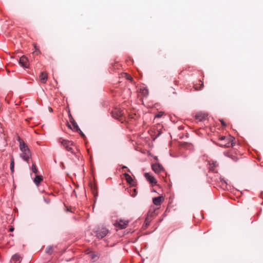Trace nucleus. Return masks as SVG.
<instances>
[{"mask_svg": "<svg viewBox=\"0 0 263 263\" xmlns=\"http://www.w3.org/2000/svg\"><path fill=\"white\" fill-rule=\"evenodd\" d=\"M122 78H125L126 79L130 80L131 82L133 81V78L130 75L126 72H123L121 74Z\"/></svg>", "mask_w": 263, "mask_h": 263, "instance_id": "4468645a", "label": "nucleus"}, {"mask_svg": "<svg viewBox=\"0 0 263 263\" xmlns=\"http://www.w3.org/2000/svg\"><path fill=\"white\" fill-rule=\"evenodd\" d=\"M224 155H225L226 156H227V157H230V154H229V152H227V153L224 152Z\"/></svg>", "mask_w": 263, "mask_h": 263, "instance_id": "bb28decb", "label": "nucleus"}, {"mask_svg": "<svg viewBox=\"0 0 263 263\" xmlns=\"http://www.w3.org/2000/svg\"><path fill=\"white\" fill-rule=\"evenodd\" d=\"M154 204L156 205H160L162 202V197H155L153 199Z\"/></svg>", "mask_w": 263, "mask_h": 263, "instance_id": "f8f14e48", "label": "nucleus"}, {"mask_svg": "<svg viewBox=\"0 0 263 263\" xmlns=\"http://www.w3.org/2000/svg\"><path fill=\"white\" fill-rule=\"evenodd\" d=\"M221 183L223 186H225L226 187L227 186V183L225 180L221 181Z\"/></svg>", "mask_w": 263, "mask_h": 263, "instance_id": "b1692460", "label": "nucleus"}, {"mask_svg": "<svg viewBox=\"0 0 263 263\" xmlns=\"http://www.w3.org/2000/svg\"><path fill=\"white\" fill-rule=\"evenodd\" d=\"M47 78V74L45 72H42L39 76L40 80L42 83H45L46 82Z\"/></svg>", "mask_w": 263, "mask_h": 263, "instance_id": "6e6552de", "label": "nucleus"}, {"mask_svg": "<svg viewBox=\"0 0 263 263\" xmlns=\"http://www.w3.org/2000/svg\"><path fill=\"white\" fill-rule=\"evenodd\" d=\"M10 170L11 173H13L14 169V158L12 157L11 158V162H10Z\"/></svg>", "mask_w": 263, "mask_h": 263, "instance_id": "dca6fc26", "label": "nucleus"}, {"mask_svg": "<svg viewBox=\"0 0 263 263\" xmlns=\"http://www.w3.org/2000/svg\"><path fill=\"white\" fill-rule=\"evenodd\" d=\"M31 169H32V171L33 173H37V168H36V166H35V165L34 164H32Z\"/></svg>", "mask_w": 263, "mask_h": 263, "instance_id": "aec40b11", "label": "nucleus"}, {"mask_svg": "<svg viewBox=\"0 0 263 263\" xmlns=\"http://www.w3.org/2000/svg\"><path fill=\"white\" fill-rule=\"evenodd\" d=\"M209 164L210 165V171L213 172H217V171L215 170V168L218 165L217 161L211 160L209 161Z\"/></svg>", "mask_w": 263, "mask_h": 263, "instance_id": "423d86ee", "label": "nucleus"}, {"mask_svg": "<svg viewBox=\"0 0 263 263\" xmlns=\"http://www.w3.org/2000/svg\"><path fill=\"white\" fill-rule=\"evenodd\" d=\"M53 250V247H49L48 249L46 250V253L48 254H51L52 253Z\"/></svg>", "mask_w": 263, "mask_h": 263, "instance_id": "6ab92c4d", "label": "nucleus"}, {"mask_svg": "<svg viewBox=\"0 0 263 263\" xmlns=\"http://www.w3.org/2000/svg\"><path fill=\"white\" fill-rule=\"evenodd\" d=\"M125 177H126L127 182L129 183H131L133 181V179H132V177L127 174H125Z\"/></svg>", "mask_w": 263, "mask_h": 263, "instance_id": "a211bd4d", "label": "nucleus"}, {"mask_svg": "<svg viewBox=\"0 0 263 263\" xmlns=\"http://www.w3.org/2000/svg\"><path fill=\"white\" fill-rule=\"evenodd\" d=\"M59 142L61 143V144L66 149L67 151L71 152L72 154L73 153L72 148L71 147L73 143L71 141L60 138L59 140Z\"/></svg>", "mask_w": 263, "mask_h": 263, "instance_id": "f03ea898", "label": "nucleus"}, {"mask_svg": "<svg viewBox=\"0 0 263 263\" xmlns=\"http://www.w3.org/2000/svg\"><path fill=\"white\" fill-rule=\"evenodd\" d=\"M220 121L221 122V124L223 126H226V123L223 120H220Z\"/></svg>", "mask_w": 263, "mask_h": 263, "instance_id": "a878e982", "label": "nucleus"}, {"mask_svg": "<svg viewBox=\"0 0 263 263\" xmlns=\"http://www.w3.org/2000/svg\"><path fill=\"white\" fill-rule=\"evenodd\" d=\"M146 179L151 183H156L157 181L155 178L151 176L149 173H145L144 175Z\"/></svg>", "mask_w": 263, "mask_h": 263, "instance_id": "1a4fd4ad", "label": "nucleus"}, {"mask_svg": "<svg viewBox=\"0 0 263 263\" xmlns=\"http://www.w3.org/2000/svg\"><path fill=\"white\" fill-rule=\"evenodd\" d=\"M71 122L73 124V125L74 127H76L77 128H78V125H77V123H76V122L75 121H72Z\"/></svg>", "mask_w": 263, "mask_h": 263, "instance_id": "393cba45", "label": "nucleus"}, {"mask_svg": "<svg viewBox=\"0 0 263 263\" xmlns=\"http://www.w3.org/2000/svg\"><path fill=\"white\" fill-rule=\"evenodd\" d=\"M43 180V177L40 175H37L34 179V182L36 185H39L41 181Z\"/></svg>", "mask_w": 263, "mask_h": 263, "instance_id": "ddd939ff", "label": "nucleus"}, {"mask_svg": "<svg viewBox=\"0 0 263 263\" xmlns=\"http://www.w3.org/2000/svg\"><path fill=\"white\" fill-rule=\"evenodd\" d=\"M28 60L26 57L25 55H23L21 57L19 60V63L22 65V66H26L27 64V62Z\"/></svg>", "mask_w": 263, "mask_h": 263, "instance_id": "9b49d317", "label": "nucleus"}, {"mask_svg": "<svg viewBox=\"0 0 263 263\" xmlns=\"http://www.w3.org/2000/svg\"><path fill=\"white\" fill-rule=\"evenodd\" d=\"M230 139L224 136L221 137L217 144L222 147H229L230 146Z\"/></svg>", "mask_w": 263, "mask_h": 263, "instance_id": "7ed1b4c3", "label": "nucleus"}, {"mask_svg": "<svg viewBox=\"0 0 263 263\" xmlns=\"http://www.w3.org/2000/svg\"><path fill=\"white\" fill-rule=\"evenodd\" d=\"M6 68H7V67H5V68L6 69V70H7V71L8 72H10V70L9 69H7Z\"/></svg>", "mask_w": 263, "mask_h": 263, "instance_id": "c85d7f7f", "label": "nucleus"}, {"mask_svg": "<svg viewBox=\"0 0 263 263\" xmlns=\"http://www.w3.org/2000/svg\"><path fill=\"white\" fill-rule=\"evenodd\" d=\"M233 139H234V138L233 137L231 136V146H233Z\"/></svg>", "mask_w": 263, "mask_h": 263, "instance_id": "cd10ccee", "label": "nucleus"}, {"mask_svg": "<svg viewBox=\"0 0 263 263\" xmlns=\"http://www.w3.org/2000/svg\"><path fill=\"white\" fill-rule=\"evenodd\" d=\"M108 232V230L105 228H102L97 231V236L99 238H102L106 236Z\"/></svg>", "mask_w": 263, "mask_h": 263, "instance_id": "39448f33", "label": "nucleus"}, {"mask_svg": "<svg viewBox=\"0 0 263 263\" xmlns=\"http://www.w3.org/2000/svg\"><path fill=\"white\" fill-rule=\"evenodd\" d=\"M9 230H10V231L12 232L14 230V228H10Z\"/></svg>", "mask_w": 263, "mask_h": 263, "instance_id": "c756f323", "label": "nucleus"}, {"mask_svg": "<svg viewBox=\"0 0 263 263\" xmlns=\"http://www.w3.org/2000/svg\"><path fill=\"white\" fill-rule=\"evenodd\" d=\"M152 169L155 173H158L162 171L163 167L160 164L156 163L152 165Z\"/></svg>", "mask_w": 263, "mask_h": 263, "instance_id": "0eeeda50", "label": "nucleus"}, {"mask_svg": "<svg viewBox=\"0 0 263 263\" xmlns=\"http://www.w3.org/2000/svg\"><path fill=\"white\" fill-rule=\"evenodd\" d=\"M163 114V112L160 111L157 115H156L155 117L156 118H160L162 116Z\"/></svg>", "mask_w": 263, "mask_h": 263, "instance_id": "4be33fe9", "label": "nucleus"}, {"mask_svg": "<svg viewBox=\"0 0 263 263\" xmlns=\"http://www.w3.org/2000/svg\"><path fill=\"white\" fill-rule=\"evenodd\" d=\"M149 215L146 217V219H145V223L146 224V226H148L150 222V221H151V219H149Z\"/></svg>", "mask_w": 263, "mask_h": 263, "instance_id": "412c9836", "label": "nucleus"}, {"mask_svg": "<svg viewBox=\"0 0 263 263\" xmlns=\"http://www.w3.org/2000/svg\"><path fill=\"white\" fill-rule=\"evenodd\" d=\"M140 92L143 96L146 97L148 94V90L146 88L143 87L140 88Z\"/></svg>", "mask_w": 263, "mask_h": 263, "instance_id": "2eb2a0df", "label": "nucleus"}, {"mask_svg": "<svg viewBox=\"0 0 263 263\" xmlns=\"http://www.w3.org/2000/svg\"><path fill=\"white\" fill-rule=\"evenodd\" d=\"M34 48V51L33 52V54L34 55H37L40 53V50L37 48L36 44H33Z\"/></svg>", "mask_w": 263, "mask_h": 263, "instance_id": "f3484780", "label": "nucleus"}, {"mask_svg": "<svg viewBox=\"0 0 263 263\" xmlns=\"http://www.w3.org/2000/svg\"><path fill=\"white\" fill-rule=\"evenodd\" d=\"M21 258V256L18 254H15L14 255H13L11 259V263H20V259Z\"/></svg>", "mask_w": 263, "mask_h": 263, "instance_id": "9d476101", "label": "nucleus"}, {"mask_svg": "<svg viewBox=\"0 0 263 263\" xmlns=\"http://www.w3.org/2000/svg\"><path fill=\"white\" fill-rule=\"evenodd\" d=\"M231 159H234V158L232 157V155H231Z\"/></svg>", "mask_w": 263, "mask_h": 263, "instance_id": "7c9ffc66", "label": "nucleus"}, {"mask_svg": "<svg viewBox=\"0 0 263 263\" xmlns=\"http://www.w3.org/2000/svg\"><path fill=\"white\" fill-rule=\"evenodd\" d=\"M129 221L128 220H124L122 219H118L114 223V226L119 229H123L125 228L128 224Z\"/></svg>", "mask_w": 263, "mask_h": 263, "instance_id": "20e7f679", "label": "nucleus"}, {"mask_svg": "<svg viewBox=\"0 0 263 263\" xmlns=\"http://www.w3.org/2000/svg\"><path fill=\"white\" fill-rule=\"evenodd\" d=\"M19 147L21 152L20 156L25 161L28 163L29 162V160L31 158V153L28 146L25 144L24 141L19 138Z\"/></svg>", "mask_w": 263, "mask_h": 263, "instance_id": "f257e3e1", "label": "nucleus"}, {"mask_svg": "<svg viewBox=\"0 0 263 263\" xmlns=\"http://www.w3.org/2000/svg\"><path fill=\"white\" fill-rule=\"evenodd\" d=\"M137 195V191L136 189H134V193L131 194V196L133 197H135Z\"/></svg>", "mask_w": 263, "mask_h": 263, "instance_id": "5701e85b", "label": "nucleus"}]
</instances>
